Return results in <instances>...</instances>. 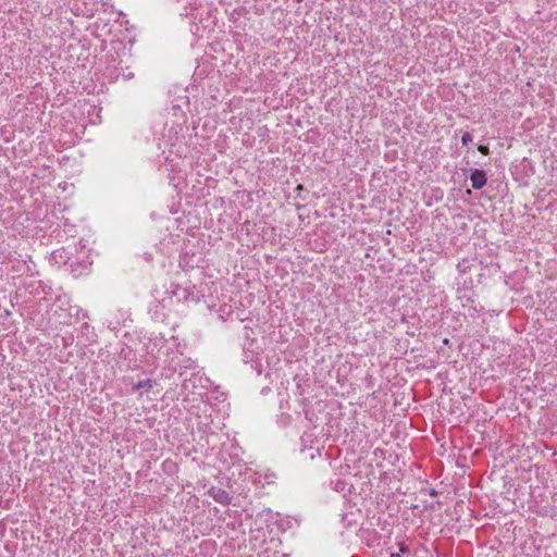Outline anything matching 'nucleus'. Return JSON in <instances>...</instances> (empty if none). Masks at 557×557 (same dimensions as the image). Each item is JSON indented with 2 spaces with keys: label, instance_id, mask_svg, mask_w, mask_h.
Segmentation results:
<instances>
[{
  "label": "nucleus",
  "instance_id": "1",
  "mask_svg": "<svg viewBox=\"0 0 557 557\" xmlns=\"http://www.w3.org/2000/svg\"><path fill=\"white\" fill-rule=\"evenodd\" d=\"M471 186L474 189H481L485 186L487 177L483 170L475 169L470 175Z\"/></svg>",
  "mask_w": 557,
  "mask_h": 557
},
{
  "label": "nucleus",
  "instance_id": "2",
  "mask_svg": "<svg viewBox=\"0 0 557 557\" xmlns=\"http://www.w3.org/2000/svg\"><path fill=\"white\" fill-rule=\"evenodd\" d=\"M210 495L212 496V498L216 502V503H220L222 505H228L231 504V500H232V497L230 496V494L225 491V490H222V488H212L210 491Z\"/></svg>",
  "mask_w": 557,
  "mask_h": 557
},
{
  "label": "nucleus",
  "instance_id": "3",
  "mask_svg": "<svg viewBox=\"0 0 557 557\" xmlns=\"http://www.w3.org/2000/svg\"><path fill=\"white\" fill-rule=\"evenodd\" d=\"M152 387V381L147 379V380H143V381H139L136 385H135V388L136 389H149Z\"/></svg>",
  "mask_w": 557,
  "mask_h": 557
},
{
  "label": "nucleus",
  "instance_id": "4",
  "mask_svg": "<svg viewBox=\"0 0 557 557\" xmlns=\"http://www.w3.org/2000/svg\"><path fill=\"white\" fill-rule=\"evenodd\" d=\"M472 141V135L468 132L463 133L461 136V143L462 145L467 146Z\"/></svg>",
  "mask_w": 557,
  "mask_h": 557
},
{
  "label": "nucleus",
  "instance_id": "5",
  "mask_svg": "<svg viewBox=\"0 0 557 557\" xmlns=\"http://www.w3.org/2000/svg\"><path fill=\"white\" fill-rule=\"evenodd\" d=\"M478 150H479L482 154H484V156H486V154H488V153H490V149H488V147H487V146L480 145V146L478 147Z\"/></svg>",
  "mask_w": 557,
  "mask_h": 557
},
{
  "label": "nucleus",
  "instance_id": "6",
  "mask_svg": "<svg viewBox=\"0 0 557 557\" xmlns=\"http://www.w3.org/2000/svg\"><path fill=\"white\" fill-rule=\"evenodd\" d=\"M399 552H400V553H406V552H408L407 546H406V545H404V544H401V545H400V547H399Z\"/></svg>",
  "mask_w": 557,
  "mask_h": 557
},
{
  "label": "nucleus",
  "instance_id": "7",
  "mask_svg": "<svg viewBox=\"0 0 557 557\" xmlns=\"http://www.w3.org/2000/svg\"><path fill=\"white\" fill-rule=\"evenodd\" d=\"M429 493L431 496H435L437 494V492L434 488H431Z\"/></svg>",
  "mask_w": 557,
  "mask_h": 557
},
{
  "label": "nucleus",
  "instance_id": "8",
  "mask_svg": "<svg viewBox=\"0 0 557 557\" xmlns=\"http://www.w3.org/2000/svg\"><path fill=\"white\" fill-rule=\"evenodd\" d=\"M391 557H400V554L399 553H392Z\"/></svg>",
  "mask_w": 557,
  "mask_h": 557
}]
</instances>
